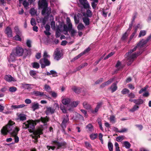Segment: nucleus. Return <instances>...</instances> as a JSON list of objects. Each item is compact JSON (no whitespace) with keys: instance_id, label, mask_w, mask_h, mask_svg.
I'll return each mask as SVG.
<instances>
[{"instance_id":"obj_25","label":"nucleus","mask_w":151,"mask_h":151,"mask_svg":"<svg viewBox=\"0 0 151 151\" xmlns=\"http://www.w3.org/2000/svg\"><path fill=\"white\" fill-rule=\"evenodd\" d=\"M134 103L137 105H139L142 104L143 102V100L142 99H134Z\"/></svg>"},{"instance_id":"obj_33","label":"nucleus","mask_w":151,"mask_h":151,"mask_svg":"<svg viewBox=\"0 0 151 151\" xmlns=\"http://www.w3.org/2000/svg\"><path fill=\"white\" fill-rule=\"evenodd\" d=\"M88 9L86 11V14L87 17H91L92 16V12L90 10L91 8Z\"/></svg>"},{"instance_id":"obj_10","label":"nucleus","mask_w":151,"mask_h":151,"mask_svg":"<svg viewBox=\"0 0 151 151\" xmlns=\"http://www.w3.org/2000/svg\"><path fill=\"white\" fill-rule=\"evenodd\" d=\"M79 1L84 9H91L89 4L87 0H79Z\"/></svg>"},{"instance_id":"obj_12","label":"nucleus","mask_w":151,"mask_h":151,"mask_svg":"<svg viewBox=\"0 0 151 151\" xmlns=\"http://www.w3.org/2000/svg\"><path fill=\"white\" fill-rule=\"evenodd\" d=\"M32 93L33 95L36 96H39L40 97L45 96L48 97V96L44 94V93L43 92L34 91H33Z\"/></svg>"},{"instance_id":"obj_61","label":"nucleus","mask_w":151,"mask_h":151,"mask_svg":"<svg viewBox=\"0 0 151 151\" xmlns=\"http://www.w3.org/2000/svg\"><path fill=\"white\" fill-rule=\"evenodd\" d=\"M74 19L75 23L76 24H77L79 22V19L78 17H77L76 15L74 16Z\"/></svg>"},{"instance_id":"obj_49","label":"nucleus","mask_w":151,"mask_h":151,"mask_svg":"<svg viewBox=\"0 0 151 151\" xmlns=\"http://www.w3.org/2000/svg\"><path fill=\"white\" fill-rule=\"evenodd\" d=\"M115 151H120L119 147V144L116 142L115 143Z\"/></svg>"},{"instance_id":"obj_19","label":"nucleus","mask_w":151,"mask_h":151,"mask_svg":"<svg viewBox=\"0 0 151 151\" xmlns=\"http://www.w3.org/2000/svg\"><path fill=\"white\" fill-rule=\"evenodd\" d=\"M117 88V84L116 83H113L110 87L108 88V89L111 90V93H113L115 92Z\"/></svg>"},{"instance_id":"obj_55","label":"nucleus","mask_w":151,"mask_h":151,"mask_svg":"<svg viewBox=\"0 0 151 151\" xmlns=\"http://www.w3.org/2000/svg\"><path fill=\"white\" fill-rule=\"evenodd\" d=\"M63 26L62 25H59L56 29L59 30L60 32H62L63 31Z\"/></svg>"},{"instance_id":"obj_48","label":"nucleus","mask_w":151,"mask_h":151,"mask_svg":"<svg viewBox=\"0 0 151 151\" xmlns=\"http://www.w3.org/2000/svg\"><path fill=\"white\" fill-rule=\"evenodd\" d=\"M83 55L81 53L79 54L76 57H75L74 58H73L72 60V61H74L75 60L78 59V58H80Z\"/></svg>"},{"instance_id":"obj_57","label":"nucleus","mask_w":151,"mask_h":151,"mask_svg":"<svg viewBox=\"0 0 151 151\" xmlns=\"http://www.w3.org/2000/svg\"><path fill=\"white\" fill-rule=\"evenodd\" d=\"M103 104V102L102 101L98 102L97 103V105L96 107L99 109L101 107Z\"/></svg>"},{"instance_id":"obj_31","label":"nucleus","mask_w":151,"mask_h":151,"mask_svg":"<svg viewBox=\"0 0 151 151\" xmlns=\"http://www.w3.org/2000/svg\"><path fill=\"white\" fill-rule=\"evenodd\" d=\"M148 87V86L146 85L144 87L142 88L139 92V94H141L143 92L145 91Z\"/></svg>"},{"instance_id":"obj_28","label":"nucleus","mask_w":151,"mask_h":151,"mask_svg":"<svg viewBox=\"0 0 151 151\" xmlns=\"http://www.w3.org/2000/svg\"><path fill=\"white\" fill-rule=\"evenodd\" d=\"M86 128L90 132H92L93 130V127L91 124H88L86 126Z\"/></svg>"},{"instance_id":"obj_32","label":"nucleus","mask_w":151,"mask_h":151,"mask_svg":"<svg viewBox=\"0 0 151 151\" xmlns=\"http://www.w3.org/2000/svg\"><path fill=\"white\" fill-rule=\"evenodd\" d=\"M14 29L16 34H19L20 35H22V32L19 30L18 27H15L14 28Z\"/></svg>"},{"instance_id":"obj_14","label":"nucleus","mask_w":151,"mask_h":151,"mask_svg":"<svg viewBox=\"0 0 151 151\" xmlns=\"http://www.w3.org/2000/svg\"><path fill=\"white\" fill-rule=\"evenodd\" d=\"M38 5L40 8H43L44 7H47L48 3L46 1V0H42L38 2Z\"/></svg>"},{"instance_id":"obj_47","label":"nucleus","mask_w":151,"mask_h":151,"mask_svg":"<svg viewBox=\"0 0 151 151\" xmlns=\"http://www.w3.org/2000/svg\"><path fill=\"white\" fill-rule=\"evenodd\" d=\"M90 50L91 48L89 47H88L83 52H82L81 53L82 55H83L84 54H85L86 53L88 52Z\"/></svg>"},{"instance_id":"obj_45","label":"nucleus","mask_w":151,"mask_h":151,"mask_svg":"<svg viewBox=\"0 0 151 151\" xmlns=\"http://www.w3.org/2000/svg\"><path fill=\"white\" fill-rule=\"evenodd\" d=\"M114 53V52H110L104 58V60H105L108 59L109 58L112 56Z\"/></svg>"},{"instance_id":"obj_63","label":"nucleus","mask_w":151,"mask_h":151,"mask_svg":"<svg viewBox=\"0 0 151 151\" xmlns=\"http://www.w3.org/2000/svg\"><path fill=\"white\" fill-rule=\"evenodd\" d=\"M50 72L51 75H53V76L54 77L56 76H57L56 72L54 70H51L50 71Z\"/></svg>"},{"instance_id":"obj_43","label":"nucleus","mask_w":151,"mask_h":151,"mask_svg":"<svg viewBox=\"0 0 151 151\" xmlns=\"http://www.w3.org/2000/svg\"><path fill=\"white\" fill-rule=\"evenodd\" d=\"M128 31H126L125 33L123 35L122 37H121V40L122 41L125 40L127 38L128 35H127V33Z\"/></svg>"},{"instance_id":"obj_26","label":"nucleus","mask_w":151,"mask_h":151,"mask_svg":"<svg viewBox=\"0 0 151 151\" xmlns=\"http://www.w3.org/2000/svg\"><path fill=\"white\" fill-rule=\"evenodd\" d=\"M123 144L124 146L127 149H129L131 147V145L130 143L128 141H125L123 142Z\"/></svg>"},{"instance_id":"obj_23","label":"nucleus","mask_w":151,"mask_h":151,"mask_svg":"<svg viewBox=\"0 0 151 151\" xmlns=\"http://www.w3.org/2000/svg\"><path fill=\"white\" fill-rule=\"evenodd\" d=\"M31 108L33 111H35L36 110L38 109L39 108V104L36 102L32 103V104Z\"/></svg>"},{"instance_id":"obj_8","label":"nucleus","mask_w":151,"mask_h":151,"mask_svg":"<svg viewBox=\"0 0 151 151\" xmlns=\"http://www.w3.org/2000/svg\"><path fill=\"white\" fill-rule=\"evenodd\" d=\"M51 11V9L50 7H44L42 11V14L48 17L49 16Z\"/></svg>"},{"instance_id":"obj_7","label":"nucleus","mask_w":151,"mask_h":151,"mask_svg":"<svg viewBox=\"0 0 151 151\" xmlns=\"http://www.w3.org/2000/svg\"><path fill=\"white\" fill-rule=\"evenodd\" d=\"M53 143L54 145L56 147L57 149L64 148L66 145V143L64 142H59L55 140L54 141Z\"/></svg>"},{"instance_id":"obj_50","label":"nucleus","mask_w":151,"mask_h":151,"mask_svg":"<svg viewBox=\"0 0 151 151\" xmlns=\"http://www.w3.org/2000/svg\"><path fill=\"white\" fill-rule=\"evenodd\" d=\"M139 108V107L136 105H135L133 108L130 110L131 112H133L136 111Z\"/></svg>"},{"instance_id":"obj_44","label":"nucleus","mask_w":151,"mask_h":151,"mask_svg":"<svg viewBox=\"0 0 151 151\" xmlns=\"http://www.w3.org/2000/svg\"><path fill=\"white\" fill-rule=\"evenodd\" d=\"M98 136V134H91L90 136V138L92 140L96 139Z\"/></svg>"},{"instance_id":"obj_40","label":"nucleus","mask_w":151,"mask_h":151,"mask_svg":"<svg viewBox=\"0 0 151 151\" xmlns=\"http://www.w3.org/2000/svg\"><path fill=\"white\" fill-rule=\"evenodd\" d=\"M124 137L123 136H118L116 137V140L118 142L122 141L124 139Z\"/></svg>"},{"instance_id":"obj_37","label":"nucleus","mask_w":151,"mask_h":151,"mask_svg":"<svg viewBox=\"0 0 151 151\" xmlns=\"http://www.w3.org/2000/svg\"><path fill=\"white\" fill-rule=\"evenodd\" d=\"M85 27L82 23H80L77 26L78 29L79 30H82Z\"/></svg>"},{"instance_id":"obj_42","label":"nucleus","mask_w":151,"mask_h":151,"mask_svg":"<svg viewBox=\"0 0 151 151\" xmlns=\"http://www.w3.org/2000/svg\"><path fill=\"white\" fill-rule=\"evenodd\" d=\"M129 92V91L127 88H124L121 91V93L123 94H125Z\"/></svg>"},{"instance_id":"obj_35","label":"nucleus","mask_w":151,"mask_h":151,"mask_svg":"<svg viewBox=\"0 0 151 151\" xmlns=\"http://www.w3.org/2000/svg\"><path fill=\"white\" fill-rule=\"evenodd\" d=\"M32 67L34 68L38 69L40 67V65L37 62L32 63Z\"/></svg>"},{"instance_id":"obj_56","label":"nucleus","mask_w":151,"mask_h":151,"mask_svg":"<svg viewBox=\"0 0 151 151\" xmlns=\"http://www.w3.org/2000/svg\"><path fill=\"white\" fill-rule=\"evenodd\" d=\"M51 26L52 29H55V23L54 21H52L51 22Z\"/></svg>"},{"instance_id":"obj_17","label":"nucleus","mask_w":151,"mask_h":151,"mask_svg":"<svg viewBox=\"0 0 151 151\" xmlns=\"http://www.w3.org/2000/svg\"><path fill=\"white\" fill-rule=\"evenodd\" d=\"M83 105L84 108L87 110L91 109L92 108L91 105L86 101H85L83 103Z\"/></svg>"},{"instance_id":"obj_9","label":"nucleus","mask_w":151,"mask_h":151,"mask_svg":"<svg viewBox=\"0 0 151 151\" xmlns=\"http://www.w3.org/2000/svg\"><path fill=\"white\" fill-rule=\"evenodd\" d=\"M69 115L66 114V116H64L62 122L61 124V126L64 130L66 127V123L69 121Z\"/></svg>"},{"instance_id":"obj_38","label":"nucleus","mask_w":151,"mask_h":151,"mask_svg":"<svg viewBox=\"0 0 151 151\" xmlns=\"http://www.w3.org/2000/svg\"><path fill=\"white\" fill-rule=\"evenodd\" d=\"M30 13L32 15H35L36 14L37 11L34 8H32L30 10Z\"/></svg>"},{"instance_id":"obj_62","label":"nucleus","mask_w":151,"mask_h":151,"mask_svg":"<svg viewBox=\"0 0 151 151\" xmlns=\"http://www.w3.org/2000/svg\"><path fill=\"white\" fill-rule=\"evenodd\" d=\"M71 31V37H74L75 36V33L76 32V31L74 29H71L70 30Z\"/></svg>"},{"instance_id":"obj_30","label":"nucleus","mask_w":151,"mask_h":151,"mask_svg":"<svg viewBox=\"0 0 151 151\" xmlns=\"http://www.w3.org/2000/svg\"><path fill=\"white\" fill-rule=\"evenodd\" d=\"M79 101H73L70 104V106L72 107H76L79 104Z\"/></svg>"},{"instance_id":"obj_52","label":"nucleus","mask_w":151,"mask_h":151,"mask_svg":"<svg viewBox=\"0 0 151 151\" xmlns=\"http://www.w3.org/2000/svg\"><path fill=\"white\" fill-rule=\"evenodd\" d=\"M30 23L31 24L32 26H35L36 24L35 19L34 18H32L31 19L30 21Z\"/></svg>"},{"instance_id":"obj_6","label":"nucleus","mask_w":151,"mask_h":151,"mask_svg":"<svg viewBox=\"0 0 151 151\" xmlns=\"http://www.w3.org/2000/svg\"><path fill=\"white\" fill-rule=\"evenodd\" d=\"M33 134H31V136L33 139L37 140L38 138L40 137V135L42 134V130L39 129L32 132Z\"/></svg>"},{"instance_id":"obj_64","label":"nucleus","mask_w":151,"mask_h":151,"mask_svg":"<svg viewBox=\"0 0 151 151\" xmlns=\"http://www.w3.org/2000/svg\"><path fill=\"white\" fill-rule=\"evenodd\" d=\"M41 57V54L40 53L38 52L35 55V57L37 59H40Z\"/></svg>"},{"instance_id":"obj_36","label":"nucleus","mask_w":151,"mask_h":151,"mask_svg":"<svg viewBox=\"0 0 151 151\" xmlns=\"http://www.w3.org/2000/svg\"><path fill=\"white\" fill-rule=\"evenodd\" d=\"M19 35V34H16V35L14 37V39L16 41H21L22 39Z\"/></svg>"},{"instance_id":"obj_46","label":"nucleus","mask_w":151,"mask_h":151,"mask_svg":"<svg viewBox=\"0 0 151 151\" xmlns=\"http://www.w3.org/2000/svg\"><path fill=\"white\" fill-rule=\"evenodd\" d=\"M110 120L113 123H115V117L114 115L111 116L110 117Z\"/></svg>"},{"instance_id":"obj_24","label":"nucleus","mask_w":151,"mask_h":151,"mask_svg":"<svg viewBox=\"0 0 151 151\" xmlns=\"http://www.w3.org/2000/svg\"><path fill=\"white\" fill-rule=\"evenodd\" d=\"M83 22L86 26L90 24V19L87 17H83L82 18Z\"/></svg>"},{"instance_id":"obj_4","label":"nucleus","mask_w":151,"mask_h":151,"mask_svg":"<svg viewBox=\"0 0 151 151\" xmlns=\"http://www.w3.org/2000/svg\"><path fill=\"white\" fill-rule=\"evenodd\" d=\"M12 51L17 56L19 57L23 55L24 51L22 47L17 46L12 50Z\"/></svg>"},{"instance_id":"obj_41","label":"nucleus","mask_w":151,"mask_h":151,"mask_svg":"<svg viewBox=\"0 0 151 151\" xmlns=\"http://www.w3.org/2000/svg\"><path fill=\"white\" fill-rule=\"evenodd\" d=\"M17 90L16 87L14 86H12L9 88V91L11 92H15Z\"/></svg>"},{"instance_id":"obj_3","label":"nucleus","mask_w":151,"mask_h":151,"mask_svg":"<svg viewBox=\"0 0 151 151\" xmlns=\"http://www.w3.org/2000/svg\"><path fill=\"white\" fill-rule=\"evenodd\" d=\"M15 123L10 120L8 124L5 127H3L1 130V132L4 135L7 134V132H9L13 136L17 135L19 129L14 127Z\"/></svg>"},{"instance_id":"obj_54","label":"nucleus","mask_w":151,"mask_h":151,"mask_svg":"<svg viewBox=\"0 0 151 151\" xmlns=\"http://www.w3.org/2000/svg\"><path fill=\"white\" fill-rule=\"evenodd\" d=\"M22 4L25 8H26L29 5V3L26 0L23 1Z\"/></svg>"},{"instance_id":"obj_1","label":"nucleus","mask_w":151,"mask_h":151,"mask_svg":"<svg viewBox=\"0 0 151 151\" xmlns=\"http://www.w3.org/2000/svg\"><path fill=\"white\" fill-rule=\"evenodd\" d=\"M151 39V34L147 37L146 40L142 39L137 44V45L135 46L133 49L130 50L125 55V56L128 62H127V65H129L134 61L135 59L142 52L139 51L132 53L134 51L136 50L137 48L139 49L143 47L144 45H145L147 42Z\"/></svg>"},{"instance_id":"obj_59","label":"nucleus","mask_w":151,"mask_h":151,"mask_svg":"<svg viewBox=\"0 0 151 151\" xmlns=\"http://www.w3.org/2000/svg\"><path fill=\"white\" fill-rule=\"evenodd\" d=\"M104 81V79L103 78H101L97 81H96L95 82V83L96 84H98L101 82H102L103 81Z\"/></svg>"},{"instance_id":"obj_51","label":"nucleus","mask_w":151,"mask_h":151,"mask_svg":"<svg viewBox=\"0 0 151 151\" xmlns=\"http://www.w3.org/2000/svg\"><path fill=\"white\" fill-rule=\"evenodd\" d=\"M29 73L30 75L33 77L35 76L36 75V71L33 70H30Z\"/></svg>"},{"instance_id":"obj_2","label":"nucleus","mask_w":151,"mask_h":151,"mask_svg":"<svg viewBox=\"0 0 151 151\" xmlns=\"http://www.w3.org/2000/svg\"><path fill=\"white\" fill-rule=\"evenodd\" d=\"M49 120V118L47 116L45 117H41L40 119L35 121L32 120H29L23 123L22 128L24 129H28L29 132L32 133L35 131V125H36V123L41 122L43 123L44 126H46L47 125V122Z\"/></svg>"},{"instance_id":"obj_13","label":"nucleus","mask_w":151,"mask_h":151,"mask_svg":"<svg viewBox=\"0 0 151 151\" xmlns=\"http://www.w3.org/2000/svg\"><path fill=\"white\" fill-rule=\"evenodd\" d=\"M4 78L5 80L8 82L16 81V80L10 75H5Z\"/></svg>"},{"instance_id":"obj_15","label":"nucleus","mask_w":151,"mask_h":151,"mask_svg":"<svg viewBox=\"0 0 151 151\" xmlns=\"http://www.w3.org/2000/svg\"><path fill=\"white\" fill-rule=\"evenodd\" d=\"M5 33L9 37H12V31L11 29L9 27H7L6 28Z\"/></svg>"},{"instance_id":"obj_29","label":"nucleus","mask_w":151,"mask_h":151,"mask_svg":"<svg viewBox=\"0 0 151 151\" xmlns=\"http://www.w3.org/2000/svg\"><path fill=\"white\" fill-rule=\"evenodd\" d=\"M108 147L109 151H113V145L112 143L110 141H109L108 143Z\"/></svg>"},{"instance_id":"obj_16","label":"nucleus","mask_w":151,"mask_h":151,"mask_svg":"<svg viewBox=\"0 0 151 151\" xmlns=\"http://www.w3.org/2000/svg\"><path fill=\"white\" fill-rule=\"evenodd\" d=\"M55 111V109L52 108L51 107H49L46 108L45 113L47 115H48L49 114H53Z\"/></svg>"},{"instance_id":"obj_20","label":"nucleus","mask_w":151,"mask_h":151,"mask_svg":"<svg viewBox=\"0 0 151 151\" xmlns=\"http://www.w3.org/2000/svg\"><path fill=\"white\" fill-rule=\"evenodd\" d=\"M45 27L46 30L44 31V33L47 36H50L51 35V33L49 32L50 29V26L49 25L47 24Z\"/></svg>"},{"instance_id":"obj_27","label":"nucleus","mask_w":151,"mask_h":151,"mask_svg":"<svg viewBox=\"0 0 151 151\" xmlns=\"http://www.w3.org/2000/svg\"><path fill=\"white\" fill-rule=\"evenodd\" d=\"M72 89L76 93H79L81 92V89L79 87L74 86L73 87Z\"/></svg>"},{"instance_id":"obj_21","label":"nucleus","mask_w":151,"mask_h":151,"mask_svg":"<svg viewBox=\"0 0 151 151\" xmlns=\"http://www.w3.org/2000/svg\"><path fill=\"white\" fill-rule=\"evenodd\" d=\"M17 56L16 55L14 52L12 51V52L10 54V58L8 59L9 62H13L14 61L15 57Z\"/></svg>"},{"instance_id":"obj_18","label":"nucleus","mask_w":151,"mask_h":151,"mask_svg":"<svg viewBox=\"0 0 151 151\" xmlns=\"http://www.w3.org/2000/svg\"><path fill=\"white\" fill-rule=\"evenodd\" d=\"M17 119L21 121L25 120L27 119V116L23 113H20L18 115Z\"/></svg>"},{"instance_id":"obj_11","label":"nucleus","mask_w":151,"mask_h":151,"mask_svg":"<svg viewBox=\"0 0 151 151\" xmlns=\"http://www.w3.org/2000/svg\"><path fill=\"white\" fill-rule=\"evenodd\" d=\"M54 59L57 60H60L61 57V54L58 48L56 49L54 52Z\"/></svg>"},{"instance_id":"obj_39","label":"nucleus","mask_w":151,"mask_h":151,"mask_svg":"<svg viewBox=\"0 0 151 151\" xmlns=\"http://www.w3.org/2000/svg\"><path fill=\"white\" fill-rule=\"evenodd\" d=\"M44 89L46 91L48 92H50L51 91V88L50 86L47 84H45V85Z\"/></svg>"},{"instance_id":"obj_22","label":"nucleus","mask_w":151,"mask_h":151,"mask_svg":"<svg viewBox=\"0 0 151 151\" xmlns=\"http://www.w3.org/2000/svg\"><path fill=\"white\" fill-rule=\"evenodd\" d=\"M71 101V100L69 98H65L62 99V103L64 105H66L69 104Z\"/></svg>"},{"instance_id":"obj_60","label":"nucleus","mask_w":151,"mask_h":151,"mask_svg":"<svg viewBox=\"0 0 151 151\" xmlns=\"http://www.w3.org/2000/svg\"><path fill=\"white\" fill-rule=\"evenodd\" d=\"M31 41L30 40H27L26 44L27 47H31Z\"/></svg>"},{"instance_id":"obj_34","label":"nucleus","mask_w":151,"mask_h":151,"mask_svg":"<svg viewBox=\"0 0 151 151\" xmlns=\"http://www.w3.org/2000/svg\"><path fill=\"white\" fill-rule=\"evenodd\" d=\"M146 33V32L144 30H142L140 31L138 37H140L142 36H144L145 35Z\"/></svg>"},{"instance_id":"obj_5","label":"nucleus","mask_w":151,"mask_h":151,"mask_svg":"<svg viewBox=\"0 0 151 151\" xmlns=\"http://www.w3.org/2000/svg\"><path fill=\"white\" fill-rule=\"evenodd\" d=\"M39 63L41 65L42 68H44L46 66H49L50 64V61L46 58H43L40 59Z\"/></svg>"},{"instance_id":"obj_58","label":"nucleus","mask_w":151,"mask_h":151,"mask_svg":"<svg viewBox=\"0 0 151 151\" xmlns=\"http://www.w3.org/2000/svg\"><path fill=\"white\" fill-rule=\"evenodd\" d=\"M33 84H25L24 86L27 87V89H32V88L31 87V86H33Z\"/></svg>"},{"instance_id":"obj_53","label":"nucleus","mask_w":151,"mask_h":151,"mask_svg":"<svg viewBox=\"0 0 151 151\" xmlns=\"http://www.w3.org/2000/svg\"><path fill=\"white\" fill-rule=\"evenodd\" d=\"M128 96L130 99L134 98H135V95L133 93H131L128 94Z\"/></svg>"}]
</instances>
